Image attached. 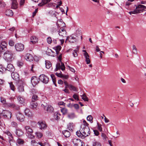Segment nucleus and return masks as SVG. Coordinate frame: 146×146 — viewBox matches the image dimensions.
<instances>
[{
	"label": "nucleus",
	"instance_id": "30",
	"mask_svg": "<svg viewBox=\"0 0 146 146\" xmlns=\"http://www.w3.org/2000/svg\"><path fill=\"white\" fill-rule=\"evenodd\" d=\"M61 47L60 46L58 45L56 46L54 48V49L55 50L56 54H58L59 53V52L61 49Z\"/></svg>",
	"mask_w": 146,
	"mask_h": 146
},
{
	"label": "nucleus",
	"instance_id": "54",
	"mask_svg": "<svg viewBox=\"0 0 146 146\" xmlns=\"http://www.w3.org/2000/svg\"><path fill=\"white\" fill-rule=\"evenodd\" d=\"M72 54L74 57H77L78 56V54L77 53V50H74Z\"/></svg>",
	"mask_w": 146,
	"mask_h": 146
},
{
	"label": "nucleus",
	"instance_id": "62",
	"mask_svg": "<svg viewBox=\"0 0 146 146\" xmlns=\"http://www.w3.org/2000/svg\"><path fill=\"white\" fill-rule=\"evenodd\" d=\"M5 133L8 135V136H12V134L9 131H6L5 132Z\"/></svg>",
	"mask_w": 146,
	"mask_h": 146
},
{
	"label": "nucleus",
	"instance_id": "19",
	"mask_svg": "<svg viewBox=\"0 0 146 146\" xmlns=\"http://www.w3.org/2000/svg\"><path fill=\"white\" fill-rule=\"evenodd\" d=\"M6 69L9 71L11 72H13L15 70V68L14 66L11 64H9L7 65Z\"/></svg>",
	"mask_w": 146,
	"mask_h": 146
},
{
	"label": "nucleus",
	"instance_id": "59",
	"mask_svg": "<svg viewBox=\"0 0 146 146\" xmlns=\"http://www.w3.org/2000/svg\"><path fill=\"white\" fill-rule=\"evenodd\" d=\"M73 97L75 100H79L78 97V95L76 94H74L73 96Z\"/></svg>",
	"mask_w": 146,
	"mask_h": 146
},
{
	"label": "nucleus",
	"instance_id": "2",
	"mask_svg": "<svg viewBox=\"0 0 146 146\" xmlns=\"http://www.w3.org/2000/svg\"><path fill=\"white\" fill-rule=\"evenodd\" d=\"M80 37L82 39L81 32L79 31H76L75 34L72 35L67 37L66 40H68L70 42L74 43L76 42Z\"/></svg>",
	"mask_w": 146,
	"mask_h": 146
},
{
	"label": "nucleus",
	"instance_id": "27",
	"mask_svg": "<svg viewBox=\"0 0 146 146\" xmlns=\"http://www.w3.org/2000/svg\"><path fill=\"white\" fill-rule=\"evenodd\" d=\"M73 123H69L67 125V128L70 131H72L73 129Z\"/></svg>",
	"mask_w": 146,
	"mask_h": 146
},
{
	"label": "nucleus",
	"instance_id": "25",
	"mask_svg": "<svg viewBox=\"0 0 146 146\" xmlns=\"http://www.w3.org/2000/svg\"><path fill=\"white\" fill-rule=\"evenodd\" d=\"M5 14L6 15L11 17L13 15V13L11 10L7 9L5 11Z\"/></svg>",
	"mask_w": 146,
	"mask_h": 146
},
{
	"label": "nucleus",
	"instance_id": "18",
	"mask_svg": "<svg viewBox=\"0 0 146 146\" xmlns=\"http://www.w3.org/2000/svg\"><path fill=\"white\" fill-rule=\"evenodd\" d=\"M12 1L11 8L13 9H15L17 7V0H11Z\"/></svg>",
	"mask_w": 146,
	"mask_h": 146
},
{
	"label": "nucleus",
	"instance_id": "5",
	"mask_svg": "<svg viewBox=\"0 0 146 146\" xmlns=\"http://www.w3.org/2000/svg\"><path fill=\"white\" fill-rule=\"evenodd\" d=\"M137 13L142 12L143 11L146 10V7L141 5H140L137 6L135 9Z\"/></svg>",
	"mask_w": 146,
	"mask_h": 146
},
{
	"label": "nucleus",
	"instance_id": "9",
	"mask_svg": "<svg viewBox=\"0 0 146 146\" xmlns=\"http://www.w3.org/2000/svg\"><path fill=\"white\" fill-rule=\"evenodd\" d=\"M7 44L5 41H3L1 42L0 45V52H3L7 49Z\"/></svg>",
	"mask_w": 146,
	"mask_h": 146
},
{
	"label": "nucleus",
	"instance_id": "53",
	"mask_svg": "<svg viewBox=\"0 0 146 146\" xmlns=\"http://www.w3.org/2000/svg\"><path fill=\"white\" fill-rule=\"evenodd\" d=\"M10 86L11 90L14 91L15 89V86L12 83H10Z\"/></svg>",
	"mask_w": 146,
	"mask_h": 146
},
{
	"label": "nucleus",
	"instance_id": "3",
	"mask_svg": "<svg viewBox=\"0 0 146 146\" xmlns=\"http://www.w3.org/2000/svg\"><path fill=\"white\" fill-rule=\"evenodd\" d=\"M3 58L8 62H10L14 59V54L10 50L6 51L4 53Z\"/></svg>",
	"mask_w": 146,
	"mask_h": 146
},
{
	"label": "nucleus",
	"instance_id": "26",
	"mask_svg": "<svg viewBox=\"0 0 146 146\" xmlns=\"http://www.w3.org/2000/svg\"><path fill=\"white\" fill-rule=\"evenodd\" d=\"M25 113L26 115L29 117H31L32 115L31 112L29 109H26L25 110Z\"/></svg>",
	"mask_w": 146,
	"mask_h": 146
},
{
	"label": "nucleus",
	"instance_id": "55",
	"mask_svg": "<svg viewBox=\"0 0 146 146\" xmlns=\"http://www.w3.org/2000/svg\"><path fill=\"white\" fill-rule=\"evenodd\" d=\"M11 125L13 127H17V123L14 121H13L11 122Z\"/></svg>",
	"mask_w": 146,
	"mask_h": 146
},
{
	"label": "nucleus",
	"instance_id": "29",
	"mask_svg": "<svg viewBox=\"0 0 146 146\" xmlns=\"http://www.w3.org/2000/svg\"><path fill=\"white\" fill-rule=\"evenodd\" d=\"M45 64L46 68L48 69L50 68L52 66L51 63L48 60H45Z\"/></svg>",
	"mask_w": 146,
	"mask_h": 146
},
{
	"label": "nucleus",
	"instance_id": "43",
	"mask_svg": "<svg viewBox=\"0 0 146 146\" xmlns=\"http://www.w3.org/2000/svg\"><path fill=\"white\" fill-rule=\"evenodd\" d=\"M87 120L90 121L91 123L93 122L92 121L93 117L91 115H88L87 117Z\"/></svg>",
	"mask_w": 146,
	"mask_h": 146
},
{
	"label": "nucleus",
	"instance_id": "46",
	"mask_svg": "<svg viewBox=\"0 0 146 146\" xmlns=\"http://www.w3.org/2000/svg\"><path fill=\"white\" fill-rule=\"evenodd\" d=\"M61 111L63 114L65 115L67 113L68 110L65 108H63L61 109Z\"/></svg>",
	"mask_w": 146,
	"mask_h": 146
},
{
	"label": "nucleus",
	"instance_id": "49",
	"mask_svg": "<svg viewBox=\"0 0 146 146\" xmlns=\"http://www.w3.org/2000/svg\"><path fill=\"white\" fill-rule=\"evenodd\" d=\"M36 136L38 138H41L42 136V133L40 132H36L35 133Z\"/></svg>",
	"mask_w": 146,
	"mask_h": 146
},
{
	"label": "nucleus",
	"instance_id": "56",
	"mask_svg": "<svg viewBox=\"0 0 146 146\" xmlns=\"http://www.w3.org/2000/svg\"><path fill=\"white\" fill-rule=\"evenodd\" d=\"M55 74L58 77H59L62 78V74L61 72H60L59 73H58L57 72H56L55 73Z\"/></svg>",
	"mask_w": 146,
	"mask_h": 146
},
{
	"label": "nucleus",
	"instance_id": "36",
	"mask_svg": "<svg viewBox=\"0 0 146 146\" xmlns=\"http://www.w3.org/2000/svg\"><path fill=\"white\" fill-rule=\"evenodd\" d=\"M9 142L10 143V145L11 146V143L14 142V140L13 139V137L12 136H9Z\"/></svg>",
	"mask_w": 146,
	"mask_h": 146
},
{
	"label": "nucleus",
	"instance_id": "20",
	"mask_svg": "<svg viewBox=\"0 0 146 146\" xmlns=\"http://www.w3.org/2000/svg\"><path fill=\"white\" fill-rule=\"evenodd\" d=\"M25 129L26 130V133L28 134H32L33 132V131L32 128L29 126H26L25 127Z\"/></svg>",
	"mask_w": 146,
	"mask_h": 146
},
{
	"label": "nucleus",
	"instance_id": "44",
	"mask_svg": "<svg viewBox=\"0 0 146 146\" xmlns=\"http://www.w3.org/2000/svg\"><path fill=\"white\" fill-rule=\"evenodd\" d=\"M60 69H61L60 63H58L56 65V68L55 71H57Z\"/></svg>",
	"mask_w": 146,
	"mask_h": 146
},
{
	"label": "nucleus",
	"instance_id": "47",
	"mask_svg": "<svg viewBox=\"0 0 146 146\" xmlns=\"http://www.w3.org/2000/svg\"><path fill=\"white\" fill-rule=\"evenodd\" d=\"M1 102L4 105L6 103V99L2 97H1Z\"/></svg>",
	"mask_w": 146,
	"mask_h": 146
},
{
	"label": "nucleus",
	"instance_id": "17",
	"mask_svg": "<svg viewBox=\"0 0 146 146\" xmlns=\"http://www.w3.org/2000/svg\"><path fill=\"white\" fill-rule=\"evenodd\" d=\"M15 133L17 136L20 137L23 135V132L22 130L18 129H16Z\"/></svg>",
	"mask_w": 146,
	"mask_h": 146
},
{
	"label": "nucleus",
	"instance_id": "57",
	"mask_svg": "<svg viewBox=\"0 0 146 146\" xmlns=\"http://www.w3.org/2000/svg\"><path fill=\"white\" fill-rule=\"evenodd\" d=\"M83 123L84 125V127H88V126L89 125V124L86 122V121L85 120H84L83 121Z\"/></svg>",
	"mask_w": 146,
	"mask_h": 146
},
{
	"label": "nucleus",
	"instance_id": "8",
	"mask_svg": "<svg viewBox=\"0 0 146 146\" xmlns=\"http://www.w3.org/2000/svg\"><path fill=\"white\" fill-rule=\"evenodd\" d=\"M37 124L39 125V127L41 130H44L47 127V125L45 122L42 121H39Z\"/></svg>",
	"mask_w": 146,
	"mask_h": 146
},
{
	"label": "nucleus",
	"instance_id": "21",
	"mask_svg": "<svg viewBox=\"0 0 146 146\" xmlns=\"http://www.w3.org/2000/svg\"><path fill=\"white\" fill-rule=\"evenodd\" d=\"M72 142L75 146H78V145L80 144V143H82V141H81L80 139H73Z\"/></svg>",
	"mask_w": 146,
	"mask_h": 146
},
{
	"label": "nucleus",
	"instance_id": "63",
	"mask_svg": "<svg viewBox=\"0 0 146 146\" xmlns=\"http://www.w3.org/2000/svg\"><path fill=\"white\" fill-rule=\"evenodd\" d=\"M103 116L104 117V121L106 123H108L110 121L104 115V114L103 115Z\"/></svg>",
	"mask_w": 146,
	"mask_h": 146
},
{
	"label": "nucleus",
	"instance_id": "61",
	"mask_svg": "<svg viewBox=\"0 0 146 146\" xmlns=\"http://www.w3.org/2000/svg\"><path fill=\"white\" fill-rule=\"evenodd\" d=\"M36 143L38 144V143H37L35 140H32L31 141V144L33 146H34Z\"/></svg>",
	"mask_w": 146,
	"mask_h": 146
},
{
	"label": "nucleus",
	"instance_id": "35",
	"mask_svg": "<svg viewBox=\"0 0 146 146\" xmlns=\"http://www.w3.org/2000/svg\"><path fill=\"white\" fill-rule=\"evenodd\" d=\"M17 64L18 66L21 67L23 65V63L22 60H19L17 61Z\"/></svg>",
	"mask_w": 146,
	"mask_h": 146
},
{
	"label": "nucleus",
	"instance_id": "37",
	"mask_svg": "<svg viewBox=\"0 0 146 146\" xmlns=\"http://www.w3.org/2000/svg\"><path fill=\"white\" fill-rule=\"evenodd\" d=\"M82 97V99L84 100L85 101H88V98L85 95V94H84L83 95L81 96Z\"/></svg>",
	"mask_w": 146,
	"mask_h": 146
},
{
	"label": "nucleus",
	"instance_id": "11",
	"mask_svg": "<svg viewBox=\"0 0 146 146\" xmlns=\"http://www.w3.org/2000/svg\"><path fill=\"white\" fill-rule=\"evenodd\" d=\"M17 119L21 121H24L25 117L24 115L20 112H17L16 114Z\"/></svg>",
	"mask_w": 146,
	"mask_h": 146
},
{
	"label": "nucleus",
	"instance_id": "7",
	"mask_svg": "<svg viewBox=\"0 0 146 146\" xmlns=\"http://www.w3.org/2000/svg\"><path fill=\"white\" fill-rule=\"evenodd\" d=\"M15 48L16 51L19 52L22 51L24 48V45L21 43H17L15 44Z\"/></svg>",
	"mask_w": 146,
	"mask_h": 146
},
{
	"label": "nucleus",
	"instance_id": "28",
	"mask_svg": "<svg viewBox=\"0 0 146 146\" xmlns=\"http://www.w3.org/2000/svg\"><path fill=\"white\" fill-rule=\"evenodd\" d=\"M60 114L58 112H56L54 113V117L56 120H58L60 118Z\"/></svg>",
	"mask_w": 146,
	"mask_h": 146
},
{
	"label": "nucleus",
	"instance_id": "32",
	"mask_svg": "<svg viewBox=\"0 0 146 146\" xmlns=\"http://www.w3.org/2000/svg\"><path fill=\"white\" fill-rule=\"evenodd\" d=\"M38 99V97L37 95L35 94L33 95L32 98L31 102H35V101H37Z\"/></svg>",
	"mask_w": 146,
	"mask_h": 146
},
{
	"label": "nucleus",
	"instance_id": "33",
	"mask_svg": "<svg viewBox=\"0 0 146 146\" xmlns=\"http://www.w3.org/2000/svg\"><path fill=\"white\" fill-rule=\"evenodd\" d=\"M24 86L23 84L20 85L19 86L18 89L19 91L20 92H22L24 91Z\"/></svg>",
	"mask_w": 146,
	"mask_h": 146
},
{
	"label": "nucleus",
	"instance_id": "52",
	"mask_svg": "<svg viewBox=\"0 0 146 146\" xmlns=\"http://www.w3.org/2000/svg\"><path fill=\"white\" fill-rule=\"evenodd\" d=\"M6 5L5 3L1 1H0V7H4Z\"/></svg>",
	"mask_w": 146,
	"mask_h": 146
},
{
	"label": "nucleus",
	"instance_id": "64",
	"mask_svg": "<svg viewBox=\"0 0 146 146\" xmlns=\"http://www.w3.org/2000/svg\"><path fill=\"white\" fill-rule=\"evenodd\" d=\"M41 146H50V145L49 143H44L42 144Z\"/></svg>",
	"mask_w": 146,
	"mask_h": 146
},
{
	"label": "nucleus",
	"instance_id": "31",
	"mask_svg": "<svg viewBox=\"0 0 146 146\" xmlns=\"http://www.w3.org/2000/svg\"><path fill=\"white\" fill-rule=\"evenodd\" d=\"M18 100L19 102L21 104H23L24 102L25 101V99L23 97H21L20 96H19L18 97Z\"/></svg>",
	"mask_w": 146,
	"mask_h": 146
},
{
	"label": "nucleus",
	"instance_id": "60",
	"mask_svg": "<svg viewBox=\"0 0 146 146\" xmlns=\"http://www.w3.org/2000/svg\"><path fill=\"white\" fill-rule=\"evenodd\" d=\"M9 45L11 46H13L14 45V43L13 40H10L9 41Z\"/></svg>",
	"mask_w": 146,
	"mask_h": 146
},
{
	"label": "nucleus",
	"instance_id": "22",
	"mask_svg": "<svg viewBox=\"0 0 146 146\" xmlns=\"http://www.w3.org/2000/svg\"><path fill=\"white\" fill-rule=\"evenodd\" d=\"M37 103L34 102H31L30 103V107L33 110L36 109L37 106Z\"/></svg>",
	"mask_w": 146,
	"mask_h": 146
},
{
	"label": "nucleus",
	"instance_id": "42",
	"mask_svg": "<svg viewBox=\"0 0 146 146\" xmlns=\"http://www.w3.org/2000/svg\"><path fill=\"white\" fill-rule=\"evenodd\" d=\"M133 54H137V49L134 45L133 46Z\"/></svg>",
	"mask_w": 146,
	"mask_h": 146
},
{
	"label": "nucleus",
	"instance_id": "6",
	"mask_svg": "<svg viewBox=\"0 0 146 146\" xmlns=\"http://www.w3.org/2000/svg\"><path fill=\"white\" fill-rule=\"evenodd\" d=\"M39 79L43 83L47 84L49 82V78L44 74H42L39 76Z\"/></svg>",
	"mask_w": 146,
	"mask_h": 146
},
{
	"label": "nucleus",
	"instance_id": "45",
	"mask_svg": "<svg viewBox=\"0 0 146 146\" xmlns=\"http://www.w3.org/2000/svg\"><path fill=\"white\" fill-rule=\"evenodd\" d=\"M93 146H101L100 143L98 142L95 141L93 142L92 144Z\"/></svg>",
	"mask_w": 146,
	"mask_h": 146
},
{
	"label": "nucleus",
	"instance_id": "23",
	"mask_svg": "<svg viewBox=\"0 0 146 146\" xmlns=\"http://www.w3.org/2000/svg\"><path fill=\"white\" fill-rule=\"evenodd\" d=\"M62 133L63 135L66 137H70V131L67 130L63 131Z\"/></svg>",
	"mask_w": 146,
	"mask_h": 146
},
{
	"label": "nucleus",
	"instance_id": "1",
	"mask_svg": "<svg viewBox=\"0 0 146 146\" xmlns=\"http://www.w3.org/2000/svg\"><path fill=\"white\" fill-rule=\"evenodd\" d=\"M90 130L89 127L81 126L80 130L76 132V135L79 137L84 138L90 135Z\"/></svg>",
	"mask_w": 146,
	"mask_h": 146
},
{
	"label": "nucleus",
	"instance_id": "24",
	"mask_svg": "<svg viewBox=\"0 0 146 146\" xmlns=\"http://www.w3.org/2000/svg\"><path fill=\"white\" fill-rule=\"evenodd\" d=\"M51 0H42L41 2L38 4V6L40 7H42L47 3L50 2Z\"/></svg>",
	"mask_w": 146,
	"mask_h": 146
},
{
	"label": "nucleus",
	"instance_id": "15",
	"mask_svg": "<svg viewBox=\"0 0 146 146\" xmlns=\"http://www.w3.org/2000/svg\"><path fill=\"white\" fill-rule=\"evenodd\" d=\"M66 32L65 30L63 28H61L59 32V35L60 36H62L63 37L66 36Z\"/></svg>",
	"mask_w": 146,
	"mask_h": 146
},
{
	"label": "nucleus",
	"instance_id": "50",
	"mask_svg": "<svg viewBox=\"0 0 146 146\" xmlns=\"http://www.w3.org/2000/svg\"><path fill=\"white\" fill-rule=\"evenodd\" d=\"M98 128V129L100 131H102V125L97 123Z\"/></svg>",
	"mask_w": 146,
	"mask_h": 146
},
{
	"label": "nucleus",
	"instance_id": "40",
	"mask_svg": "<svg viewBox=\"0 0 146 146\" xmlns=\"http://www.w3.org/2000/svg\"><path fill=\"white\" fill-rule=\"evenodd\" d=\"M68 117L69 118L72 119L75 117V115L74 113H71L68 115Z\"/></svg>",
	"mask_w": 146,
	"mask_h": 146
},
{
	"label": "nucleus",
	"instance_id": "38",
	"mask_svg": "<svg viewBox=\"0 0 146 146\" xmlns=\"http://www.w3.org/2000/svg\"><path fill=\"white\" fill-rule=\"evenodd\" d=\"M13 103H6L5 105V106L6 108H12Z\"/></svg>",
	"mask_w": 146,
	"mask_h": 146
},
{
	"label": "nucleus",
	"instance_id": "39",
	"mask_svg": "<svg viewBox=\"0 0 146 146\" xmlns=\"http://www.w3.org/2000/svg\"><path fill=\"white\" fill-rule=\"evenodd\" d=\"M12 108L14 109L17 110H18L20 109L19 106L18 105H16L14 103L13 106Z\"/></svg>",
	"mask_w": 146,
	"mask_h": 146
},
{
	"label": "nucleus",
	"instance_id": "16",
	"mask_svg": "<svg viewBox=\"0 0 146 146\" xmlns=\"http://www.w3.org/2000/svg\"><path fill=\"white\" fill-rule=\"evenodd\" d=\"M31 44H35L38 42V38L36 36H33L30 38Z\"/></svg>",
	"mask_w": 146,
	"mask_h": 146
},
{
	"label": "nucleus",
	"instance_id": "58",
	"mask_svg": "<svg viewBox=\"0 0 146 146\" xmlns=\"http://www.w3.org/2000/svg\"><path fill=\"white\" fill-rule=\"evenodd\" d=\"M84 55L86 59L87 58H89L90 56L87 52L84 53Z\"/></svg>",
	"mask_w": 146,
	"mask_h": 146
},
{
	"label": "nucleus",
	"instance_id": "10",
	"mask_svg": "<svg viewBox=\"0 0 146 146\" xmlns=\"http://www.w3.org/2000/svg\"><path fill=\"white\" fill-rule=\"evenodd\" d=\"M44 106V109L46 110L48 113H51L53 112L54 109L53 107L49 105H46L45 106L42 104V106Z\"/></svg>",
	"mask_w": 146,
	"mask_h": 146
},
{
	"label": "nucleus",
	"instance_id": "41",
	"mask_svg": "<svg viewBox=\"0 0 146 146\" xmlns=\"http://www.w3.org/2000/svg\"><path fill=\"white\" fill-rule=\"evenodd\" d=\"M17 142L19 144L22 145L24 143V141L21 139H18L17 140Z\"/></svg>",
	"mask_w": 146,
	"mask_h": 146
},
{
	"label": "nucleus",
	"instance_id": "4",
	"mask_svg": "<svg viewBox=\"0 0 146 146\" xmlns=\"http://www.w3.org/2000/svg\"><path fill=\"white\" fill-rule=\"evenodd\" d=\"M3 119H9L11 118L12 113L10 111L7 110H3L0 114Z\"/></svg>",
	"mask_w": 146,
	"mask_h": 146
},
{
	"label": "nucleus",
	"instance_id": "34",
	"mask_svg": "<svg viewBox=\"0 0 146 146\" xmlns=\"http://www.w3.org/2000/svg\"><path fill=\"white\" fill-rule=\"evenodd\" d=\"M68 88L71 90H73V91H77L76 88L71 84H70Z\"/></svg>",
	"mask_w": 146,
	"mask_h": 146
},
{
	"label": "nucleus",
	"instance_id": "13",
	"mask_svg": "<svg viewBox=\"0 0 146 146\" xmlns=\"http://www.w3.org/2000/svg\"><path fill=\"white\" fill-rule=\"evenodd\" d=\"M11 76L13 79L15 80L18 81L19 80V75L16 72H13L11 74Z\"/></svg>",
	"mask_w": 146,
	"mask_h": 146
},
{
	"label": "nucleus",
	"instance_id": "14",
	"mask_svg": "<svg viewBox=\"0 0 146 146\" xmlns=\"http://www.w3.org/2000/svg\"><path fill=\"white\" fill-rule=\"evenodd\" d=\"M31 81L33 86H35L39 83L38 78L35 76L32 77Z\"/></svg>",
	"mask_w": 146,
	"mask_h": 146
},
{
	"label": "nucleus",
	"instance_id": "12",
	"mask_svg": "<svg viewBox=\"0 0 146 146\" xmlns=\"http://www.w3.org/2000/svg\"><path fill=\"white\" fill-rule=\"evenodd\" d=\"M25 58L27 61L31 62L33 60L34 58L32 55L27 53L25 56Z\"/></svg>",
	"mask_w": 146,
	"mask_h": 146
},
{
	"label": "nucleus",
	"instance_id": "51",
	"mask_svg": "<svg viewBox=\"0 0 146 146\" xmlns=\"http://www.w3.org/2000/svg\"><path fill=\"white\" fill-rule=\"evenodd\" d=\"M47 42L49 44H50L51 43L52 41L51 38L50 37H49L47 38Z\"/></svg>",
	"mask_w": 146,
	"mask_h": 146
},
{
	"label": "nucleus",
	"instance_id": "48",
	"mask_svg": "<svg viewBox=\"0 0 146 146\" xmlns=\"http://www.w3.org/2000/svg\"><path fill=\"white\" fill-rule=\"evenodd\" d=\"M61 63V65H60L61 69L62 71H64L65 69V66L64 64L62 62L61 60H60Z\"/></svg>",
	"mask_w": 146,
	"mask_h": 146
}]
</instances>
